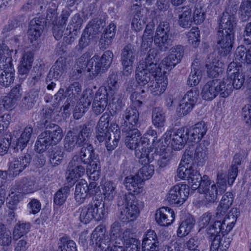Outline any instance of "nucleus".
Returning <instances> with one entry per match:
<instances>
[{
    "instance_id": "obj_1",
    "label": "nucleus",
    "mask_w": 251,
    "mask_h": 251,
    "mask_svg": "<svg viewBox=\"0 0 251 251\" xmlns=\"http://www.w3.org/2000/svg\"><path fill=\"white\" fill-rule=\"evenodd\" d=\"M183 51L181 48H172L167 57H165L158 65V70L152 74L151 83L148 85L149 90L154 96L163 94L168 85L167 70H171L179 63L183 56Z\"/></svg>"
},
{
    "instance_id": "obj_2",
    "label": "nucleus",
    "mask_w": 251,
    "mask_h": 251,
    "mask_svg": "<svg viewBox=\"0 0 251 251\" xmlns=\"http://www.w3.org/2000/svg\"><path fill=\"white\" fill-rule=\"evenodd\" d=\"M118 79L116 74L110 75L107 86L100 87L97 91L92 103V110L96 114L100 115L104 111L107 106L108 100L109 105L115 104L116 109L120 108L122 99L119 93Z\"/></svg>"
},
{
    "instance_id": "obj_3",
    "label": "nucleus",
    "mask_w": 251,
    "mask_h": 251,
    "mask_svg": "<svg viewBox=\"0 0 251 251\" xmlns=\"http://www.w3.org/2000/svg\"><path fill=\"white\" fill-rule=\"evenodd\" d=\"M148 136L153 138L151 146L155 147L154 144L155 140L157 138V133L151 127L148 129L142 137L138 129L134 128L130 130L127 132L125 138L126 145L128 148L135 150V155L139 159L141 163H146L153 159V153H147L150 141Z\"/></svg>"
},
{
    "instance_id": "obj_4",
    "label": "nucleus",
    "mask_w": 251,
    "mask_h": 251,
    "mask_svg": "<svg viewBox=\"0 0 251 251\" xmlns=\"http://www.w3.org/2000/svg\"><path fill=\"white\" fill-rule=\"evenodd\" d=\"M233 201V195L232 193L227 192L222 197L215 216L214 223L218 227L211 229L209 231L210 233L217 234L221 231L223 234H226L229 232L233 228L238 216L237 209L231 208L225 216L226 212L232 205Z\"/></svg>"
},
{
    "instance_id": "obj_5",
    "label": "nucleus",
    "mask_w": 251,
    "mask_h": 251,
    "mask_svg": "<svg viewBox=\"0 0 251 251\" xmlns=\"http://www.w3.org/2000/svg\"><path fill=\"white\" fill-rule=\"evenodd\" d=\"M113 57V53L109 50L105 51L101 57L94 55L91 58H89V54L86 53L78 59L76 67L78 73H81L82 71L86 69L92 78L108 69L112 63Z\"/></svg>"
},
{
    "instance_id": "obj_6",
    "label": "nucleus",
    "mask_w": 251,
    "mask_h": 251,
    "mask_svg": "<svg viewBox=\"0 0 251 251\" xmlns=\"http://www.w3.org/2000/svg\"><path fill=\"white\" fill-rule=\"evenodd\" d=\"M157 53V48H151L145 59L140 61L135 71V79L139 85H148L151 83L152 74L156 73L158 70L156 64Z\"/></svg>"
},
{
    "instance_id": "obj_7",
    "label": "nucleus",
    "mask_w": 251,
    "mask_h": 251,
    "mask_svg": "<svg viewBox=\"0 0 251 251\" xmlns=\"http://www.w3.org/2000/svg\"><path fill=\"white\" fill-rule=\"evenodd\" d=\"M79 219L81 223L87 224L93 220L100 221L106 214L104 203L101 199H93L89 203L80 207L78 209Z\"/></svg>"
},
{
    "instance_id": "obj_8",
    "label": "nucleus",
    "mask_w": 251,
    "mask_h": 251,
    "mask_svg": "<svg viewBox=\"0 0 251 251\" xmlns=\"http://www.w3.org/2000/svg\"><path fill=\"white\" fill-rule=\"evenodd\" d=\"M235 24L234 15L226 11L221 17L218 34V43L224 47H232L234 39V25Z\"/></svg>"
},
{
    "instance_id": "obj_9",
    "label": "nucleus",
    "mask_w": 251,
    "mask_h": 251,
    "mask_svg": "<svg viewBox=\"0 0 251 251\" xmlns=\"http://www.w3.org/2000/svg\"><path fill=\"white\" fill-rule=\"evenodd\" d=\"M110 116L108 113H105L100 118L97 127V138L100 142L105 141V146L108 151H112L118 146L120 139V131L116 129L114 139L110 142L111 134L109 126Z\"/></svg>"
},
{
    "instance_id": "obj_10",
    "label": "nucleus",
    "mask_w": 251,
    "mask_h": 251,
    "mask_svg": "<svg viewBox=\"0 0 251 251\" xmlns=\"http://www.w3.org/2000/svg\"><path fill=\"white\" fill-rule=\"evenodd\" d=\"M202 177L199 171L194 169L192 163L188 162L185 159L181 160L175 176L176 180H187L191 189L195 190Z\"/></svg>"
},
{
    "instance_id": "obj_11",
    "label": "nucleus",
    "mask_w": 251,
    "mask_h": 251,
    "mask_svg": "<svg viewBox=\"0 0 251 251\" xmlns=\"http://www.w3.org/2000/svg\"><path fill=\"white\" fill-rule=\"evenodd\" d=\"M143 206V202L136 199L133 195H126L125 203L121 209L119 218L124 222L136 220Z\"/></svg>"
},
{
    "instance_id": "obj_12",
    "label": "nucleus",
    "mask_w": 251,
    "mask_h": 251,
    "mask_svg": "<svg viewBox=\"0 0 251 251\" xmlns=\"http://www.w3.org/2000/svg\"><path fill=\"white\" fill-rule=\"evenodd\" d=\"M185 127H181L176 130H168L164 133L160 143L163 144L164 140L165 145H170V147L174 150H179L183 148L187 140H188Z\"/></svg>"
},
{
    "instance_id": "obj_13",
    "label": "nucleus",
    "mask_w": 251,
    "mask_h": 251,
    "mask_svg": "<svg viewBox=\"0 0 251 251\" xmlns=\"http://www.w3.org/2000/svg\"><path fill=\"white\" fill-rule=\"evenodd\" d=\"M189 194L190 186L180 182L170 188L167 195V200L171 204L180 206L187 200Z\"/></svg>"
},
{
    "instance_id": "obj_14",
    "label": "nucleus",
    "mask_w": 251,
    "mask_h": 251,
    "mask_svg": "<svg viewBox=\"0 0 251 251\" xmlns=\"http://www.w3.org/2000/svg\"><path fill=\"white\" fill-rule=\"evenodd\" d=\"M3 52V50L0 49V84L7 87L14 81L15 70L11 58L5 57Z\"/></svg>"
},
{
    "instance_id": "obj_15",
    "label": "nucleus",
    "mask_w": 251,
    "mask_h": 251,
    "mask_svg": "<svg viewBox=\"0 0 251 251\" xmlns=\"http://www.w3.org/2000/svg\"><path fill=\"white\" fill-rule=\"evenodd\" d=\"M200 194L203 195V201L206 203H213L217 199L218 188L215 183L211 184V181L206 176H203L198 185Z\"/></svg>"
},
{
    "instance_id": "obj_16",
    "label": "nucleus",
    "mask_w": 251,
    "mask_h": 251,
    "mask_svg": "<svg viewBox=\"0 0 251 251\" xmlns=\"http://www.w3.org/2000/svg\"><path fill=\"white\" fill-rule=\"evenodd\" d=\"M77 155L74 156L69 162L66 173V179L68 183L74 184L82 177L85 172V168L78 162Z\"/></svg>"
},
{
    "instance_id": "obj_17",
    "label": "nucleus",
    "mask_w": 251,
    "mask_h": 251,
    "mask_svg": "<svg viewBox=\"0 0 251 251\" xmlns=\"http://www.w3.org/2000/svg\"><path fill=\"white\" fill-rule=\"evenodd\" d=\"M156 140H155V147L151 146L148 147L147 153L150 154L153 153V158L154 154H158L159 158L158 160V164L161 167L166 166L170 162L172 157V151L170 150L169 146L166 147V145H161L160 143H159Z\"/></svg>"
},
{
    "instance_id": "obj_18",
    "label": "nucleus",
    "mask_w": 251,
    "mask_h": 251,
    "mask_svg": "<svg viewBox=\"0 0 251 251\" xmlns=\"http://www.w3.org/2000/svg\"><path fill=\"white\" fill-rule=\"evenodd\" d=\"M106 228L103 225L98 226L91 235L90 244L99 247L102 250L108 249L111 241L106 235Z\"/></svg>"
},
{
    "instance_id": "obj_19",
    "label": "nucleus",
    "mask_w": 251,
    "mask_h": 251,
    "mask_svg": "<svg viewBox=\"0 0 251 251\" xmlns=\"http://www.w3.org/2000/svg\"><path fill=\"white\" fill-rule=\"evenodd\" d=\"M138 2L134 4L133 10H135L131 21V27L136 31L142 29L145 24L147 19V10L141 8V4L145 0H134Z\"/></svg>"
},
{
    "instance_id": "obj_20",
    "label": "nucleus",
    "mask_w": 251,
    "mask_h": 251,
    "mask_svg": "<svg viewBox=\"0 0 251 251\" xmlns=\"http://www.w3.org/2000/svg\"><path fill=\"white\" fill-rule=\"evenodd\" d=\"M215 227H218L217 225H215L214 224L212 227H209L207 231L208 237L212 243L210 247V251H218L220 249L222 251H226L229 247L230 243V239L229 238L224 237L223 239H221L219 235L221 232L223 235L225 234H223L221 231L218 232L217 234H211L209 232L210 229L215 228ZM226 233V234H227Z\"/></svg>"
},
{
    "instance_id": "obj_21",
    "label": "nucleus",
    "mask_w": 251,
    "mask_h": 251,
    "mask_svg": "<svg viewBox=\"0 0 251 251\" xmlns=\"http://www.w3.org/2000/svg\"><path fill=\"white\" fill-rule=\"evenodd\" d=\"M44 25L45 20L43 18H35L30 21L27 37L31 43L35 44L37 42L42 34Z\"/></svg>"
},
{
    "instance_id": "obj_22",
    "label": "nucleus",
    "mask_w": 251,
    "mask_h": 251,
    "mask_svg": "<svg viewBox=\"0 0 251 251\" xmlns=\"http://www.w3.org/2000/svg\"><path fill=\"white\" fill-rule=\"evenodd\" d=\"M142 251H159V242L154 230H147L142 239Z\"/></svg>"
},
{
    "instance_id": "obj_23",
    "label": "nucleus",
    "mask_w": 251,
    "mask_h": 251,
    "mask_svg": "<svg viewBox=\"0 0 251 251\" xmlns=\"http://www.w3.org/2000/svg\"><path fill=\"white\" fill-rule=\"evenodd\" d=\"M31 159L29 154L14 158L9 163L8 168L9 176H15L19 175L29 165Z\"/></svg>"
},
{
    "instance_id": "obj_24",
    "label": "nucleus",
    "mask_w": 251,
    "mask_h": 251,
    "mask_svg": "<svg viewBox=\"0 0 251 251\" xmlns=\"http://www.w3.org/2000/svg\"><path fill=\"white\" fill-rule=\"evenodd\" d=\"M170 27L168 23L163 22L159 24L154 37V44L159 47L167 45L170 40Z\"/></svg>"
},
{
    "instance_id": "obj_25",
    "label": "nucleus",
    "mask_w": 251,
    "mask_h": 251,
    "mask_svg": "<svg viewBox=\"0 0 251 251\" xmlns=\"http://www.w3.org/2000/svg\"><path fill=\"white\" fill-rule=\"evenodd\" d=\"M155 219L159 225L164 226H169L175 221V212L170 207H162L156 211Z\"/></svg>"
},
{
    "instance_id": "obj_26",
    "label": "nucleus",
    "mask_w": 251,
    "mask_h": 251,
    "mask_svg": "<svg viewBox=\"0 0 251 251\" xmlns=\"http://www.w3.org/2000/svg\"><path fill=\"white\" fill-rule=\"evenodd\" d=\"M207 129L204 122L198 123L188 129L185 128L188 140L195 142H198L202 139L205 134Z\"/></svg>"
},
{
    "instance_id": "obj_27",
    "label": "nucleus",
    "mask_w": 251,
    "mask_h": 251,
    "mask_svg": "<svg viewBox=\"0 0 251 251\" xmlns=\"http://www.w3.org/2000/svg\"><path fill=\"white\" fill-rule=\"evenodd\" d=\"M142 182L139 176H129L125 178L124 185L130 193L138 195L144 192Z\"/></svg>"
},
{
    "instance_id": "obj_28",
    "label": "nucleus",
    "mask_w": 251,
    "mask_h": 251,
    "mask_svg": "<svg viewBox=\"0 0 251 251\" xmlns=\"http://www.w3.org/2000/svg\"><path fill=\"white\" fill-rule=\"evenodd\" d=\"M42 133H46L45 137L51 142L52 145H56L59 143L63 137L62 129L58 125L51 124L48 125L46 130L42 132Z\"/></svg>"
},
{
    "instance_id": "obj_29",
    "label": "nucleus",
    "mask_w": 251,
    "mask_h": 251,
    "mask_svg": "<svg viewBox=\"0 0 251 251\" xmlns=\"http://www.w3.org/2000/svg\"><path fill=\"white\" fill-rule=\"evenodd\" d=\"M215 83L217 86L218 95L222 98L228 97L233 92V87L231 79L228 77L223 79H216Z\"/></svg>"
},
{
    "instance_id": "obj_30",
    "label": "nucleus",
    "mask_w": 251,
    "mask_h": 251,
    "mask_svg": "<svg viewBox=\"0 0 251 251\" xmlns=\"http://www.w3.org/2000/svg\"><path fill=\"white\" fill-rule=\"evenodd\" d=\"M122 242L126 251H139L141 247L140 241L133 237L130 230L126 229L123 234Z\"/></svg>"
},
{
    "instance_id": "obj_31",
    "label": "nucleus",
    "mask_w": 251,
    "mask_h": 251,
    "mask_svg": "<svg viewBox=\"0 0 251 251\" xmlns=\"http://www.w3.org/2000/svg\"><path fill=\"white\" fill-rule=\"evenodd\" d=\"M215 80L207 81L202 87L201 93L202 98L207 101L213 100L218 96Z\"/></svg>"
},
{
    "instance_id": "obj_32",
    "label": "nucleus",
    "mask_w": 251,
    "mask_h": 251,
    "mask_svg": "<svg viewBox=\"0 0 251 251\" xmlns=\"http://www.w3.org/2000/svg\"><path fill=\"white\" fill-rule=\"evenodd\" d=\"M88 183L85 179H81L76 185L74 198L75 201L78 204L83 203L88 193Z\"/></svg>"
},
{
    "instance_id": "obj_33",
    "label": "nucleus",
    "mask_w": 251,
    "mask_h": 251,
    "mask_svg": "<svg viewBox=\"0 0 251 251\" xmlns=\"http://www.w3.org/2000/svg\"><path fill=\"white\" fill-rule=\"evenodd\" d=\"M65 61L63 58H58L49 73L46 79L47 83L49 82V80H51V78L58 79L60 78L65 68Z\"/></svg>"
},
{
    "instance_id": "obj_34",
    "label": "nucleus",
    "mask_w": 251,
    "mask_h": 251,
    "mask_svg": "<svg viewBox=\"0 0 251 251\" xmlns=\"http://www.w3.org/2000/svg\"><path fill=\"white\" fill-rule=\"evenodd\" d=\"M33 61V54L31 52H25L23 54L18 67L19 73L23 75L26 74L31 68Z\"/></svg>"
},
{
    "instance_id": "obj_35",
    "label": "nucleus",
    "mask_w": 251,
    "mask_h": 251,
    "mask_svg": "<svg viewBox=\"0 0 251 251\" xmlns=\"http://www.w3.org/2000/svg\"><path fill=\"white\" fill-rule=\"evenodd\" d=\"M194 23L192 17V9L189 7L182 8L181 13L179 15L178 24L183 28H189Z\"/></svg>"
},
{
    "instance_id": "obj_36",
    "label": "nucleus",
    "mask_w": 251,
    "mask_h": 251,
    "mask_svg": "<svg viewBox=\"0 0 251 251\" xmlns=\"http://www.w3.org/2000/svg\"><path fill=\"white\" fill-rule=\"evenodd\" d=\"M78 162H83L84 164H89L93 160L95 154L93 146L90 144H85L81 149Z\"/></svg>"
},
{
    "instance_id": "obj_37",
    "label": "nucleus",
    "mask_w": 251,
    "mask_h": 251,
    "mask_svg": "<svg viewBox=\"0 0 251 251\" xmlns=\"http://www.w3.org/2000/svg\"><path fill=\"white\" fill-rule=\"evenodd\" d=\"M116 33V25L110 24L104 30L100 40V45L102 46H109L111 43Z\"/></svg>"
},
{
    "instance_id": "obj_38",
    "label": "nucleus",
    "mask_w": 251,
    "mask_h": 251,
    "mask_svg": "<svg viewBox=\"0 0 251 251\" xmlns=\"http://www.w3.org/2000/svg\"><path fill=\"white\" fill-rule=\"evenodd\" d=\"M24 195L25 194L18 187V185L15 186V188H13L7 198L8 207L11 209H14L20 201L22 199Z\"/></svg>"
},
{
    "instance_id": "obj_39",
    "label": "nucleus",
    "mask_w": 251,
    "mask_h": 251,
    "mask_svg": "<svg viewBox=\"0 0 251 251\" xmlns=\"http://www.w3.org/2000/svg\"><path fill=\"white\" fill-rule=\"evenodd\" d=\"M18 185L24 194L34 193L40 189L38 183L34 179L25 178Z\"/></svg>"
},
{
    "instance_id": "obj_40",
    "label": "nucleus",
    "mask_w": 251,
    "mask_h": 251,
    "mask_svg": "<svg viewBox=\"0 0 251 251\" xmlns=\"http://www.w3.org/2000/svg\"><path fill=\"white\" fill-rule=\"evenodd\" d=\"M117 184L113 181H107L102 186V194L105 200L112 201L116 196Z\"/></svg>"
},
{
    "instance_id": "obj_41",
    "label": "nucleus",
    "mask_w": 251,
    "mask_h": 251,
    "mask_svg": "<svg viewBox=\"0 0 251 251\" xmlns=\"http://www.w3.org/2000/svg\"><path fill=\"white\" fill-rule=\"evenodd\" d=\"M32 133V128L30 126H26L21 134L20 137L17 139L16 147L17 151H22L27 145Z\"/></svg>"
},
{
    "instance_id": "obj_42",
    "label": "nucleus",
    "mask_w": 251,
    "mask_h": 251,
    "mask_svg": "<svg viewBox=\"0 0 251 251\" xmlns=\"http://www.w3.org/2000/svg\"><path fill=\"white\" fill-rule=\"evenodd\" d=\"M223 66L224 65L221 62L216 59L212 62L207 63L206 67L208 75L212 77L218 76L219 74L223 72Z\"/></svg>"
},
{
    "instance_id": "obj_43",
    "label": "nucleus",
    "mask_w": 251,
    "mask_h": 251,
    "mask_svg": "<svg viewBox=\"0 0 251 251\" xmlns=\"http://www.w3.org/2000/svg\"><path fill=\"white\" fill-rule=\"evenodd\" d=\"M195 221L192 217H189L183 220L180 224L177 231V235L180 237L188 234L194 227Z\"/></svg>"
},
{
    "instance_id": "obj_44",
    "label": "nucleus",
    "mask_w": 251,
    "mask_h": 251,
    "mask_svg": "<svg viewBox=\"0 0 251 251\" xmlns=\"http://www.w3.org/2000/svg\"><path fill=\"white\" fill-rule=\"evenodd\" d=\"M123 118L126 124L135 126L137 125L139 121V113L136 109L129 107L125 111Z\"/></svg>"
},
{
    "instance_id": "obj_45",
    "label": "nucleus",
    "mask_w": 251,
    "mask_h": 251,
    "mask_svg": "<svg viewBox=\"0 0 251 251\" xmlns=\"http://www.w3.org/2000/svg\"><path fill=\"white\" fill-rule=\"evenodd\" d=\"M87 173L91 180L96 181L99 179L100 175V164L98 160L92 161L89 163Z\"/></svg>"
},
{
    "instance_id": "obj_46",
    "label": "nucleus",
    "mask_w": 251,
    "mask_h": 251,
    "mask_svg": "<svg viewBox=\"0 0 251 251\" xmlns=\"http://www.w3.org/2000/svg\"><path fill=\"white\" fill-rule=\"evenodd\" d=\"M242 157L239 154H235L232 161V166L229 170L227 181L229 185H232L234 182L238 173L237 165L241 163Z\"/></svg>"
},
{
    "instance_id": "obj_47",
    "label": "nucleus",
    "mask_w": 251,
    "mask_h": 251,
    "mask_svg": "<svg viewBox=\"0 0 251 251\" xmlns=\"http://www.w3.org/2000/svg\"><path fill=\"white\" fill-rule=\"evenodd\" d=\"M165 122V113L160 108H155L153 110L152 115V124L156 128H161L164 126Z\"/></svg>"
},
{
    "instance_id": "obj_48",
    "label": "nucleus",
    "mask_w": 251,
    "mask_h": 251,
    "mask_svg": "<svg viewBox=\"0 0 251 251\" xmlns=\"http://www.w3.org/2000/svg\"><path fill=\"white\" fill-rule=\"evenodd\" d=\"M82 86L78 82H74L66 90V96L69 100H76L81 92Z\"/></svg>"
},
{
    "instance_id": "obj_49",
    "label": "nucleus",
    "mask_w": 251,
    "mask_h": 251,
    "mask_svg": "<svg viewBox=\"0 0 251 251\" xmlns=\"http://www.w3.org/2000/svg\"><path fill=\"white\" fill-rule=\"evenodd\" d=\"M30 225L29 223L18 222L15 226L13 232V238L18 240L29 231Z\"/></svg>"
},
{
    "instance_id": "obj_50",
    "label": "nucleus",
    "mask_w": 251,
    "mask_h": 251,
    "mask_svg": "<svg viewBox=\"0 0 251 251\" xmlns=\"http://www.w3.org/2000/svg\"><path fill=\"white\" fill-rule=\"evenodd\" d=\"M70 194V188L63 187L59 189L54 195V203L58 206L63 205Z\"/></svg>"
},
{
    "instance_id": "obj_51",
    "label": "nucleus",
    "mask_w": 251,
    "mask_h": 251,
    "mask_svg": "<svg viewBox=\"0 0 251 251\" xmlns=\"http://www.w3.org/2000/svg\"><path fill=\"white\" fill-rule=\"evenodd\" d=\"M153 160V159L151 161L147 162L146 163L145 162L142 163V164H144V165L140 169L136 175L140 176V178L142 181L151 178L154 174V166L149 164L152 162Z\"/></svg>"
},
{
    "instance_id": "obj_52",
    "label": "nucleus",
    "mask_w": 251,
    "mask_h": 251,
    "mask_svg": "<svg viewBox=\"0 0 251 251\" xmlns=\"http://www.w3.org/2000/svg\"><path fill=\"white\" fill-rule=\"evenodd\" d=\"M192 17L194 24L200 25L202 24L206 18V11L201 5H197L192 9Z\"/></svg>"
},
{
    "instance_id": "obj_53",
    "label": "nucleus",
    "mask_w": 251,
    "mask_h": 251,
    "mask_svg": "<svg viewBox=\"0 0 251 251\" xmlns=\"http://www.w3.org/2000/svg\"><path fill=\"white\" fill-rule=\"evenodd\" d=\"M202 76V71L199 69H192L187 80V84L190 87L198 85L201 81Z\"/></svg>"
},
{
    "instance_id": "obj_54",
    "label": "nucleus",
    "mask_w": 251,
    "mask_h": 251,
    "mask_svg": "<svg viewBox=\"0 0 251 251\" xmlns=\"http://www.w3.org/2000/svg\"><path fill=\"white\" fill-rule=\"evenodd\" d=\"M58 245L57 251H76L75 242L65 237L60 239Z\"/></svg>"
},
{
    "instance_id": "obj_55",
    "label": "nucleus",
    "mask_w": 251,
    "mask_h": 251,
    "mask_svg": "<svg viewBox=\"0 0 251 251\" xmlns=\"http://www.w3.org/2000/svg\"><path fill=\"white\" fill-rule=\"evenodd\" d=\"M46 133H41L35 144V150L38 153H43L50 146L51 142L45 137Z\"/></svg>"
},
{
    "instance_id": "obj_56",
    "label": "nucleus",
    "mask_w": 251,
    "mask_h": 251,
    "mask_svg": "<svg viewBox=\"0 0 251 251\" xmlns=\"http://www.w3.org/2000/svg\"><path fill=\"white\" fill-rule=\"evenodd\" d=\"M76 145H77L76 135L73 131L68 132L64 141V148L68 151H73Z\"/></svg>"
},
{
    "instance_id": "obj_57",
    "label": "nucleus",
    "mask_w": 251,
    "mask_h": 251,
    "mask_svg": "<svg viewBox=\"0 0 251 251\" xmlns=\"http://www.w3.org/2000/svg\"><path fill=\"white\" fill-rule=\"evenodd\" d=\"M121 226L118 222L114 223L111 226L110 235L112 240H115L118 242L119 241H123L122 236L123 234Z\"/></svg>"
},
{
    "instance_id": "obj_58",
    "label": "nucleus",
    "mask_w": 251,
    "mask_h": 251,
    "mask_svg": "<svg viewBox=\"0 0 251 251\" xmlns=\"http://www.w3.org/2000/svg\"><path fill=\"white\" fill-rule=\"evenodd\" d=\"M188 42L191 46H198L200 42V31L198 27H193L187 34Z\"/></svg>"
},
{
    "instance_id": "obj_59",
    "label": "nucleus",
    "mask_w": 251,
    "mask_h": 251,
    "mask_svg": "<svg viewBox=\"0 0 251 251\" xmlns=\"http://www.w3.org/2000/svg\"><path fill=\"white\" fill-rule=\"evenodd\" d=\"M240 15L244 21H246L251 16V0H243L240 7Z\"/></svg>"
},
{
    "instance_id": "obj_60",
    "label": "nucleus",
    "mask_w": 251,
    "mask_h": 251,
    "mask_svg": "<svg viewBox=\"0 0 251 251\" xmlns=\"http://www.w3.org/2000/svg\"><path fill=\"white\" fill-rule=\"evenodd\" d=\"M11 242V232L7 230L3 225L0 224V244L3 246H8Z\"/></svg>"
},
{
    "instance_id": "obj_61",
    "label": "nucleus",
    "mask_w": 251,
    "mask_h": 251,
    "mask_svg": "<svg viewBox=\"0 0 251 251\" xmlns=\"http://www.w3.org/2000/svg\"><path fill=\"white\" fill-rule=\"evenodd\" d=\"M154 26L153 23H150L147 25L143 35V46H150V43H152Z\"/></svg>"
},
{
    "instance_id": "obj_62",
    "label": "nucleus",
    "mask_w": 251,
    "mask_h": 251,
    "mask_svg": "<svg viewBox=\"0 0 251 251\" xmlns=\"http://www.w3.org/2000/svg\"><path fill=\"white\" fill-rule=\"evenodd\" d=\"M38 97V92L32 91L28 93L22 100L23 104L27 108L32 107Z\"/></svg>"
},
{
    "instance_id": "obj_63",
    "label": "nucleus",
    "mask_w": 251,
    "mask_h": 251,
    "mask_svg": "<svg viewBox=\"0 0 251 251\" xmlns=\"http://www.w3.org/2000/svg\"><path fill=\"white\" fill-rule=\"evenodd\" d=\"M199 92L198 90L191 89L184 96L181 100L194 106L197 101Z\"/></svg>"
},
{
    "instance_id": "obj_64",
    "label": "nucleus",
    "mask_w": 251,
    "mask_h": 251,
    "mask_svg": "<svg viewBox=\"0 0 251 251\" xmlns=\"http://www.w3.org/2000/svg\"><path fill=\"white\" fill-rule=\"evenodd\" d=\"M216 185L220 193H223L226 191V175L223 172H218Z\"/></svg>"
}]
</instances>
